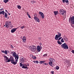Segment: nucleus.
Segmentation results:
<instances>
[{"mask_svg":"<svg viewBox=\"0 0 74 74\" xmlns=\"http://www.w3.org/2000/svg\"><path fill=\"white\" fill-rule=\"evenodd\" d=\"M69 22H71V25L72 27H74V16H73L71 17H70L69 18Z\"/></svg>","mask_w":74,"mask_h":74,"instance_id":"nucleus-1","label":"nucleus"},{"mask_svg":"<svg viewBox=\"0 0 74 74\" xmlns=\"http://www.w3.org/2000/svg\"><path fill=\"white\" fill-rule=\"evenodd\" d=\"M30 49L32 52H35L36 50V47L34 45L31 46L30 47Z\"/></svg>","mask_w":74,"mask_h":74,"instance_id":"nucleus-2","label":"nucleus"},{"mask_svg":"<svg viewBox=\"0 0 74 74\" xmlns=\"http://www.w3.org/2000/svg\"><path fill=\"white\" fill-rule=\"evenodd\" d=\"M10 59L12 64H14V65H15L16 64H17V62L14 61V57H10Z\"/></svg>","mask_w":74,"mask_h":74,"instance_id":"nucleus-3","label":"nucleus"},{"mask_svg":"<svg viewBox=\"0 0 74 74\" xmlns=\"http://www.w3.org/2000/svg\"><path fill=\"white\" fill-rule=\"evenodd\" d=\"M59 13L60 14L64 15V13H66V11L64 10L63 9H60Z\"/></svg>","mask_w":74,"mask_h":74,"instance_id":"nucleus-4","label":"nucleus"},{"mask_svg":"<svg viewBox=\"0 0 74 74\" xmlns=\"http://www.w3.org/2000/svg\"><path fill=\"white\" fill-rule=\"evenodd\" d=\"M37 49L38 52H40L41 50L42 49V47H41V46H37Z\"/></svg>","mask_w":74,"mask_h":74,"instance_id":"nucleus-5","label":"nucleus"},{"mask_svg":"<svg viewBox=\"0 0 74 74\" xmlns=\"http://www.w3.org/2000/svg\"><path fill=\"white\" fill-rule=\"evenodd\" d=\"M14 57L15 58V59H16L15 61L16 62H17L18 61V59H19V56L18 55H16Z\"/></svg>","mask_w":74,"mask_h":74,"instance_id":"nucleus-6","label":"nucleus"},{"mask_svg":"<svg viewBox=\"0 0 74 74\" xmlns=\"http://www.w3.org/2000/svg\"><path fill=\"white\" fill-rule=\"evenodd\" d=\"M39 13L42 18V19H44V14H43V13L41 12H39Z\"/></svg>","mask_w":74,"mask_h":74,"instance_id":"nucleus-7","label":"nucleus"},{"mask_svg":"<svg viewBox=\"0 0 74 74\" xmlns=\"http://www.w3.org/2000/svg\"><path fill=\"white\" fill-rule=\"evenodd\" d=\"M5 23H6V24H7L8 25H10V27H12V26H13L12 25H11V22L10 21H6Z\"/></svg>","mask_w":74,"mask_h":74,"instance_id":"nucleus-8","label":"nucleus"},{"mask_svg":"<svg viewBox=\"0 0 74 74\" xmlns=\"http://www.w3.org/2000/svg\"><path fill=\"white\" fill-rule=\"evenodd\" d=\"M22 69H28L27 65L26 64H23L22 67Z\"/></svg>","mask_w":74,"mask_h":74,"instance_id":"nucleus-9","label":"nucleus"},{"mask_svg":"<svg viewBox=\"0 0 74 74\" xmlns=\"http://www.w3.org/2000/svg\"><path fill=\"white\" fill-rule=\"evenodd\" d=\"M18 28V27H17L16 28H13V29H12L11 30V33H14V32H15L16 30V29Z\"/></svg>","mask_w":74,"mask_h":74,"instance_id":"nucleus-10","label":"nucleus"},{"mask_svg":"<svg viewBox=\"0 0 74 74\" xmlns=\"http://www.w3.org/2000/svg\"><path fill=\"white\" fill-rule=\"evenodd\" d=\"M11 54H12V56L14 57L16 55V53L14 51L11 52Z\"/></svg>","mask_w":74,"mask_h":74,"instance_id":"nucleus-11","label":"nucleus"},{"mask_svg":"<svg viewBox=\"0 0 74 74\" xmlns=\"http://www.w3.org/2000/svg\"><path fill=\"white\" fill-rule=\"evenodd\" d=\"M34 19L36 21V22H40V20H39V19H38V18L36 17H35L34 18Z\"/></svg>","mask_w":74,"mask_h":74,"instance_id":"nucleus-12","label":"nucleus"},{"mask_svg":"<svg viewBox=\"0 0 74 74\" xmlns=\"http://www.w3.org/2000/svg\"><path fill=\"white\" fill-rule=\"evenodd\" d=\"M49 64L51 66H52V67H53V63H52V62H49Z\"/></svg>","mask_w":74,"mask_h":74,"instance_id":"nucleus-13","label":"nucleus"},{"mask_svg":"<svg viewBox=\"0 0 74 74\" xmlns=\"http://www.w3.org/2000/svg\"><path fill=\"white\" fill-rule=\"evenodd\" d=\"M66 43H65L63 44H62V45H61V48L64 49L65 45H66Z\"/></svg>","mask_w":74,"mask_h":74,"instance_id":"nucleus-14","label":"nucleus"},{"mask_svg":"<svg viewBox=\"0 0 74 74\" xmlns=\"http://www.w3.org/2000/svg\"><path fill=\"white\" fill-rule=\"evenodd\" d=\"M22 40L23 42H26V37L23 36L22 38Z\"/></svg>","mask_w":74,"mask_h":74,"instance_id":"nucleus-15","label":"nucleus"},{"mask_svg":"<svg viewBox=\"0 0 74 74\" xmlns=\"http://www.w3.org/2000/svg\"><path fill=\"white\" fill-rule=\"evenodd\" d=\"M63 49H69V47H68V45H66V44Z\"/></svg>","mask_w":74,"mask_h":74,"instance_id":"nucleus-16","label":"nucleus"},{"mask_svg":"<svg viewBox=\"0 0 74 74\" xmlns=\"http://www.w3.org/2000/svg\"><path fill=\"white\" fill-rule=\"evenodd\" d=\"M4 58H5V61H7V60H8V58L7 57V56H4Z\"/></svg>","mask_w":74,"mask_h":74,"instance_id":"nucleus-17","label":"nucleus"},{"mask_svg":"<svg viewBox=\"0 0 74 74\" xmlns=\"http://www.w3.org/2000/svg\"><path fill=\"white\" fill-rule=\"evenodd\" d=\"M20 61L21 63H24V61H25V59L23 58H21L20 60Z\"/></svg>","mask_w":74,"mask_h":74,"instance_id":"nucleus-18","label":"nucleus"},{"mask_svg":"<svg viewBox=\"0 0 74 74\" xmlns=\"http://www.w3.org/2000/svg\"><path fill=\"white\" fill-rule=\"evenodd\" d=\"M59 38V37L58 36V35H56L55 37V39L56 40H58V38Z\"/></svg>","mask_w":74,"mask_h":74,"instance_id":"nucleus-19","label":"nucleus"},{"mask_svg":"<svg viewBox=\"0 0 74 74\" xmlns=\"http://www.w3.org/2000/svg\"><path fill=\"white\" fill-rule=\"evenodd\" d=\"M8 52H9V51L6 50H5L4 53L5 54H6V55H7V54H8Z\"/></svg>","mask_w":74,"mask_h":74,"instance_id":"nucleus-20","label":"nucleus"},{"mask_svg":"<svg viewBox=\"0 0 74 74\" xmlns=\"http://www.w3.org/2000/svg\"><path fill=\"white\" fill-rule=\"evenodd\" d=\"M49 60L51 61V62H53V60H55L53 58H50L49 59Z\"/></svg>","mask_w":74,"mask_h":74,"instance_id":"nucleus-21","label":"nucleus"},{"mask_svg":"<svg viewBox=\"0 0 74 74\" xmlns=\"http://www.w3.org/2000/svg\"><path fill=\"white\" fill-rule=\"evenodd\" d=\"M54 13L55 15H56L57 14H58V11H54Z\"/></svg>","mask_w":74,"mask_h":74,"instance_id":"nucleus-22","label":"nucleus"},{"mask_svg":"<svg viewBox=\"0 0 74 74\" xmlns=\"http://www.w3.org/2000/svg\"><path fill=\"white\" fill-rule=\"evenodd\" d=\"M5 18H7V16H8V14H7L6 12L5 13Z\"/></svg>","mask_w":74,"mask_h":74,"instance_id":"nucleus-23","label":"nucleus"},{"mask_svg":"<svg viewBox=\"0 0 74 74\" xmlns=\"http://www.w3.org/2000/svg\"><path fill=\"white\" fill-rule=\"evenodd\" d=\"M57 43H58L59 45H61L62 44V43L60 42L59 40H58L57 41Z\"/></svg>","mask_w":74,"mask_h":74,"instance_id":"nucleus-24","label":"nucleus"},{"mask_svg":"<svg viewBox=\"0 0 74 74\" xmlns=\"http://www.w3.org/2000/svg\"><path fill=\"white\" fill-rule=\"evenodd\" d=\"M9 1L8 0H4L3 2L4 3H7V2H8Z\"/></svg>","mask_w":74,"mask_h":74,"instance_id":"nucleus-25","label":"nucleus"},{"mask_svg":"<svg viewBox=\"0 0 74 74\" xmlns=\"http://www.w3.org/2000/svg\"><path fill=\"white\" fill-rule=\"evenodd\" d=\"M64 40H66V41H68V38L67 37H65V38H64Z\"/></svg>","mask_w":74,"mask_h":74,"instance_id":"nucleus-26","label":"nucleus"},{"mask_svg":"<svg viewBox=\"0 0 74 74\" xmlns=\"http://www.w3.org/2000/svg\"><path fill=\"white\" fill-rule=\"evenodd\" d=\"M58 36L59 37H61V36H62V34H61V33H58Z\"/></svg>","mask_w":74,"mask_h":74,"instance_id":"nucleus-27","label":"nucleus"},{"mask_svg":"<svg viewBox=\"0 0 74 74\" xmlns=\"http://www.w3.org/2000/svg\"><path fill=\"white\" fill-rule=\"evenodd\" d=\"M5 27L7 28H8L9 27V25L7 24H5Z\"/></svg>","mask_w":74,"mask_h":74,"instance_id":"nucleus-28","label":"nucleus"},{"mask_svg":"<svg viewBox=\"0 0 74 74\" xmlns=\"http://www.w3.org/2000/svg\"><path fill=\"white\" fill-rule=\"evenodd\" d=\"M45 62L44 61H41L39 62V63H40V64H42V63H44Z\"/></svg>","mask_w":74,"mask_h":74,"instance_id":"nucleus-29","label":"nucleus"},{"mask_svg":"<svg viewBox=\"0 0 74 74\" xmlns=\"http://www.w3.org/2000/svg\"><path fill=\"white\" fill-rule=\"evenodd\" d=\"M20 67H22V66H23V64L21 63H20Z\"/></svg>","mask_w":74,"mask_h":74,"instance_id":"nucleus-30","label":"nucleus"},{"mask_svg":"<svg viewBox=\"0 0 74 74\" xmlns=\"http://www.w3.org/2000/svg\"><path fill=\"white\" fill-rule=\"evenodd\" d=\"M61 42H64V40H63V38H62L61 40Z\"/></svg>","mask_w":74,"mask_h":74,"instance_id":"nucleus-31","label":"nucleus"},{"mask_svg":"<svg viewBox=\"0 0 74 74\" xmlns=\"http://www.w3.org/2000/svg\"><path fill=\"white\" fill-rule=\"evenodd\" d=\"M56 70H59V67L58 66H57L56 67Z\"/></svg>","mask_w":74,"mask_h":74,"instance_id":"nucleus-32","label":"nucleus"},{"mask_svg":"<svg viewBox=\"0 0 74 74\" xmlns=\"http://www.w3.org/2000/svg\"><path fill=\"white\" fill-rule=\"evenodd\" d=\"M18 9H21V7L20 5H18Z\"/></svg>","mask_w":74,"mask_h":74,"instance_id":"nucleus-33","label":"nucleus"},{"mask_svg":"<svg viewBox=\"0 0 74 74\" xmlns=\"http://www.w3.org/2000/svg\"><path fill=\"white\" fill-rule=\"evenodd\" d=\"M34 62L35 63H38V61H34Z\"/></svg>","mask_w":74,"mask_h":74,"instance_id":"nucleus-34","label":"nucleus"},{"mask_svg":"<svg viewBox=\"0 0 74 74\" xmlns=\"http://www.w3.org/2000/svg\"><path fill=\"white\" fill-rule=\"evenodd\" d=\"M66 63H67V64H69V61H68L67 60H66Z\"/></svg>","mask_w":74,"mask_h":74,"instance_id":"nucleus-35","label":"nucleus"},{"mask_svg":"<svg viewBox=\"0 0 74 74\" xmlns=\"http://www.w3.org/2000/svg\"><path fill=\"white\" fill-rule=\"evenodd\" d=\"M32 58H33V59H36V57L35 56H33Z\"/></svg>","mask_w":74,"mask_h":74,"instance_id":"nucleus-36","label":"nucleus"},{"mask_svg":"<svg viewBox=\"0 0 74 74\" xmlns=\"http://www.w3.org/2000/svg\"><path fill=\"white\" fill-rule=\"evenodd\" d=\"M62 37H60L58 39V40H60L61 39H62Z\"/></svg>","mask_w":74,"mask_h":74,"instance_id":"nucleus-37","label":"nucleus"},{"mask_svg":"<svg viewBox=\"0 0 74 74\" xmlns=\"http://www.w3.org/2000/svg\"><path fill=\"white\" fill-rule=\"evenodd\" d=\"M62 2L63 3H65L66 2V0H62Z\"/></svg>","mask_w":74,"mask_h":74,"instance_id":"nucleus-38","label":"nucleus"},{"mask_svg":"<svg viewBox=\"0 0 74 74\" xmlns=\"http://www.w3.org/2000/svg\"><path fill=\"white\" fill-rule=\"evenodd\" d=\"M51 73L52 74H54V71H51Z\"/></svg>","mask_w":74,"mask_h":74,"instance_id":"nucleus-39","label":"nucleus"},{"mask_svg":"<svg viewBox=\"0 0 74 74\" xmlns=\"http://www.w3.org/2000/svg\"><path fill=\"white\" fill-rule=\"evenodd\" d=\"M65 3H69V1L68 0L65 1Z\"/></svg>","mask_w":74,"mask_h":74,"instance_id":"nucleus-40","label":"nucleus"},{"mask_svg":"<svg viewBox=\"0 0 74 74\" xmlns=\"http://www.w3.org/2000/svg\"><path fill=\"white\" fill-rule=\"evenodd\" d=\"M25 27V26H22V27H21V28L22 29H23V28H24V27Z\"/></svg>","mask_w":74,"mask_h":74,"instance_id":"nucleus-41","label":"nucleus"},{"mask_svg":"<svg viewBox=\"0 0 74 74\" xmlns=\"http://www.w3.org/2000/svg\"><path fill=\"white\" fill-rule=\"evenodd\" d=\"M7 61L8 62H10L11 61L10 59H9Z\"/></svg>","mask_w":74,"mask_h":74,"instance_id":"nucleus-42","label":"nucleus"},{"mask_svg":"<svg viewBox=\"0 0 74 74\" xmlns=\"http://www.w3.org/2000/svg\"><path fill=\"white\" fill-rule=\"evenodd\" d=\"M26 14L28 16H29L30 15V14H29V12H27Z\"/></svg>","mask_w":74,"mask_h":74,"instance_id":"nucleus-43","label":"nucleus"},{"mask_svg":"<svg viewBox=\"0 0 74 74\" xmlns=\"http://www.w3.org/2000/svg\"><path fill=\"white\" fill-rule=\"evenodd\" d=\"M32 3H35V2H34V0H33L32 1H31Z\"/></svg>","mask_w":74,"mask_h":74,"instance_id":"nucleus-44","label":"nucleus"},{"mask_svg":"<svg viewBox=\"0 0 74 74\" xmlns=\"http://www.w3.org/2000/svg\"><path fill=\"white\" fill-rule=\"evenodd\" d=\"M44 56H47V54H45L43 55Z\"/></svg>","mask_w":74,"mask_h":74,"instance_id":"nucleus-45","label":"nucleus"},{"mask_svg":"<svg viewBox=\"0 0 74 74\" xmlns=\"http://www.w3.org/2000/svg\"><path fill=\"white\" fill-rule=\"evenodd\" d=\"M11 48H12V49H14V47L12 45H11Z\"/></svg>","mask_w":74,"mask_h":74,"instance_id":"nucleus-46","label":"nucleus"},{"mask_svg":"<svg viewBox=\"0 0 74 74\" xmlns=\"http://www.w3.org/2000/svg\"><path fill=\"white\" fill-rule=\"evenodd\" d=\"M4 10V9L3 8H1L0 10V11H2V10Z\"/></svg>","mask_w":74,"mask_h":74,"instance_id":"nucleus-47","label":"nucleus"},{"mask_svg":"<svg viewBox=\"0 0 74 74\" xmlns=\"http://www.w3.org/2000/svg\"><path fill=\"white\" fill-rule=\"evenodd\" d=\"M1 12V13H2V14L3 13V12H5L4 11H2Z\"/></svg>","mask_w":74,"mask_h":74,"instance_id":"nucleus-48","label":"nucleus"},{"mask_svg":"<svg viewBox=\"0 0 74 74\" xmlns=\"http://www.w3.org/2000/svg\"><path fill=\"white\" fill-rule=\"evenodd\" d=\"M28 16V17H29V18H31V16H30V15Z\"/></svg>","mask_w":74,"mask_h":74,"instance_id":"nucleus-49","label":"nucleus"},{"mask_svg":"<svg viewBox=\"0 0 74 74\" xmlns=\"http://www.w3.org/2000/svg\"><path fill=\"white\" fill-rule=\"evenodd\" d=\"M5 11L7 12V13H8V11H7V10H5Z\"/></svg>","mask_w":74,"mask_h":74,"instance_id":"nucleus-50","label":"nucleus"},{"mask_svg":"<svg viewBox=\"0 0 74 74\" xmlns=\"http://www.w3.org/2000/svg\"><path fill=\"white\" fill-rule=\"evenodd\" d=\"M2 52H3V53H5V51H4V50H3L2 51Z\"/></svg>","mask_w":74,"mask_h":74,"instance_id":"nucleus-51","label":"nucleus"},{"mask_svg":"<svg viewBox=\"0 0 74 74\" xmlns=\"http://www.w3.org/2000/svg\"><path fill=\"white\" fill-rule=\"evenodd\" d=\"M40 47H41V45H42V44L41 43V42L40 43Z\"/></svg>","mask_w":74,"mask_h":74,"instance_id":"nucleus-52","label":"nucleus"},{"mask_svg":"<svg viewBox=\"0 0 74 74\" xmlns=\"http://www.w3.org/2000/svg\"><path fill=\"white\" fill-rule=\"evenodd\" d=\"M4 13H5V12H3L2 14H3V15H4Z\"/></svg>","mask_w":74,"mask_h":74,"instance_id":"nucleus-53","label":"nucleus"},{"mask_svg":"<svg viewBox=\"0 0 74 74\" xmlns=\"http://www.w3.org/2000/svg\"><path fill=\"white\" fill-rule=\"evenodd\" d=\"M0 14H2V13H1V12L0 11Z\"/></svg>","mask_w":74,"mask_h":74,"instance_id":"nucleus-54","label":"nucleus"},{"mask_svg":"<svg viewBox=\"0 0 74 74\" xmlns=\"http://www.w3.org/2000/svg\"><path fill=\"white\" fill-rule=\"evenodd\" d=\"M47 63H45V65H47Z\"/></svg>","mask_w":74,"mask_h":74,"instance_id":"nucleus-55","label":"nucleus"},{"mask_svg":"<svg viewBox=\"0 0 74 74\" xmlns=\"http://www.w3.org/2000/svg\"><path fill=\"white\" fill-rule=\"evenodd\" d=\"M8 15H10V13H8Z\"/></svg>","mask_w":74,"mask_h":74,"instance_id":"nucleus-56","label":"nucleus"},{"mask_svg":"<svg viewBox=\"0 0 74 74\" xmlns=\"http://www.w3.org/2000/svg\"><path fill=\"white\" fill-rule=\"evenodd\" d=\"M27 66H29V64H27Z\"/></svg>","mask_w":74,"mask_h":74,"instance_id":"nucleus-57","label":"nucleus"},{"mask_svg":"<svg viewBox=\"0 0 74 74\" xmlns=\"http://www.w3.org/2000/svg\"><path fill=\"white\" fill-rule=\"evenodd\" d=\"M7 62H7V61L6 62V63H7Z\"/></svg>","mask_w":74,"mask_h":74,"instance_id":"nucleus-58","label":"nucleus"},{"mask_svg":"<svg viewBox=\"0 0 74 74\" xmlns=\"http://www.w3.org/2000/svg\"><path fill=\"white\" fill-rule=\"evenodd\" d=\"M7 19H8V18H7Z\"/></svg>","mask_w":74,"mask_h":74,"instance_id":"nucleus-59","label":"nucleus"},{"mask_svg":"<svg viewBox=\"0 0 74 74\" xmlns=\"http://www.w3.org/2000/svg\"><path fill=\"white\" fill-rule=\"evenodd\" d=\"M4 26H5V25H4Z\"/></svg>","mask_w":74,"mask_h":74,"instance_id":"nucleus-60","label":"nucleus"},{"mask_svg":"<svg viewBox=\"0 0 74 74\" xmlns=\"http://www.w3.org/2000/svg\"><path fill=\"white\" fill-rule=\"evenodd\" d=\"M0 7H1V6L0 5Z\"/></svg>","mask_w":74,"mask_h":74,"instance_id":"nucleus-61","label":"nucleus"}]
</instances>
